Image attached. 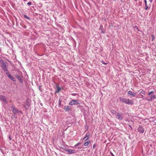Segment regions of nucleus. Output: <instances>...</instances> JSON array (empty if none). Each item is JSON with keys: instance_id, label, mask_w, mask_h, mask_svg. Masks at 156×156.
I'll list each match as a JSON object with an SVG mask.
<instances>
[{"instance_id": "f257e3e1", "label": "nucleus", "mask_w": 156, "mask_h": 156, "mask_svg": "<svg viewBox=\"0 0 156 156\" xmlns=\"http://www.w3.org/2000/svg\"><path fill=\"white\" fill-rule=\"evenodd\" d=\"M119 100L121 102L127 104L133 105V101L132 100H129V99L125 98L120 97Z\"/></svg>"}, {"instance_id": "f03ea898", "label": "nucleus", "mask_w": 156, "mask_h": 156, "mask_svg": "<svg viewBox=\"0 0 156 156\" xmlns=\"http://www.w3.org/2000/svg\"><path fill=\"white\" fill-rule=\"evenodd\" d=\"M11 110L14 114L16 115L22 114V112L20 110H19L17 108L15 107L14 105H12L11 107Z\"/></svg>"}, {"instance_id": "7ed1b4c3", "label": "nucleus", "mask_w": 156, "mask_h": 156, "mask_svg": "<svg viewBox=\"0 0 156 156\" xmlns=\"http://www.w3.org/2000/svg\"><path fill=\"white\" fill-rule=\"evenodd\" d=\"M0 100L2 101V104H6L7 103V99L5 97L2 95H0Z\"/></svg>"}, {"instance_id": "20e7f679", "label": "nucleus", "mask_w": 156, "mask_h": 156, "mask_svg": "<svg viewBox=\"0 0 156 156\" xmlns=\"http://www.w3.org/2000/svg\"><path fill=\"white\" fill-rule=\"evenodd\" d=\"M65 151L67 152L68 154H72L76 153L77 152V151L75 150H73L69 149H65Z\"/></svg>"}, {"instance_id": "39448f33", "label": "nucleus", "mask_w": 156, "mask_h": 156, "mask_svg": "<svg viewBox=\"0 0 156 156\" xmlns=\"http://www.w3.org/2000/svg\"><path fill=\"white\" fill-rule=\"evenodd\" d=\"M15 76L20 83H23V81L22 78L23 77L22 75H20L18 74H16L15 75Z\"/></svg>"}, {"instance_id": "423d86ee", "label": "nucleus", "mask_w": 156, "mask_h": 156, "mask_svg": "<svg viewBox=\"0 0 156 156\" xmlns=\"http://www.w3.org/2000/svg\"><path fill=\"white\" fill-rule=\"evenodd\" d=\"M80 104V103L77 100H72L70 101L69 105H77Z\"/></svg>"}, {"instance_id": "0eeeda50", "label": "nucleus", "mask_w": 156, "mask_h": 156, "mask_svg": "<svg viewBox=\"0 0 156 156\" xmlns=\"http://www.w3.org/2000/svg\"><path fill=\"white\" fill-rule=\"evenodd\" d=\"M3 70L6 69L8 66V63L6 62H3L1 65Z\"/></svg>"}, {"instance_id": "6e6552de", "label": "nucleus", "mask_w": 156, "mask_h": 156, "mask_svg": "<svg viewBox=\"0 0 156 156\" xmlns=\"http://www.w3.org/2000/svg\"><path fill=\"white\" fill-rule=\"evenodd\" d=\"M148 95L150 96V97L151 100L154 99L156 98V96L153 91H151L149 92Z\"/></svg>"}, {"instance_id": "1a4fd4ad", "label": "nucleus", "mask_w": 156, "mask_h": 156, "mask_svg": "<svg viewBox=\"0 0 156 156\" xmlns=\"http://www.w3.org/2000/svg\"><path fill=\"white\" fill-rule=\"evenodd\" d=\"M137 131L140 133H143L144 131V129L142 126L140 125L137 129Z\"/></svg>"}, {"instance_id": "9d476101", "label": "nucleus", "mask_w": 156, "mask_h": 156, "mask_svg": "<svg viewBox=\"0 0 156 156\" xmlns=\"http://www.w3.org/2000/svg\"><path fill=\"white\" fill-rule=\"evenodd\" d=\"M90 133L89 132H87L85 135V136L83 138V140H85V141L88 140L90 137Z\"/></svg>"}, {"instance_id": "9b49d317", "label": "nucleus", "mask_w": 156, "mask_h": 156, "mask_svg": "<svg viewBox=\"0 0 156 156\" xmlns=\"http://www.w3.org/2000/svg\"><path fill=\"white\" fill-rule=\"evenodd\" d=\"M8 77L10 80L14 82L16 81V79L10 74L7 76Z\"/></svg>"}, {"instance_id": "f8f14e48", "label": "nucleus", "mask_w": 156, "mask_h": 156, "mask_svg": "<svg viewBox=\"0 0 156 156\" xmlns=\"http://www.w3.org/2000/svg\"><path fill=\"white\" fill-rule=\"evenodd\" d=\"M128 94L130 95V96L134 97L136 95V94L135 93H133L130 90L128 92Z\"/></svg>"}, {"instance_id": "ddd939ff", "label": "nucleus", "mask_w": 156, "mask_h": 156, "mask_svg": "<svg viewBox=\"0 0 156 156\" xmlns=\"http://www.w3.org/2000/svg\"><path fill=\"white\" fill-rule=\"evenodd\" d=\"M117 116L116 118L120 120H122L123 119V117L121 116V115L119 114V113H117Z\"/></svg>"}, {"instance_id": "4468645a", "label": "nucleus", "mask_w": 156, "mask_h": 156, "mask_svg": "<svg viewBox=\"0 0 156 156\" xmlns=\"http://www.w3.org/2000/svg\"><path fill=\"white\" fill-rule=\"evenodd\" d=\"M65 112L69 111L70 110V108L69 106H65L64 108Z\"/></svg>"}, {"instance_id": "2eb2a0df", "label": "nucleus", "mask_w": 156, "mask_h": 156, "mask_svg": "<svg viewBox=\"0 0 156 156\" xmlns=\"http://www.w3.org/2000/svg\"><path fill=\"white\" fill-rule=\"evenodd\" d=\"M99 30H101V32L104 34L105 33V31H103V27L102 25H101L99 28Z\"/></svg>"}, {"instance_id": "dca6fc26", "label": "nucleus", "mask_w": 156, "mask_h": 156, "mask_svg": "<svg viewBox=\"0 0 156 156\" xmlns=\"http://www.w3.org/2000/svg\"><path fill=\"white\" fill-rule=\"evenodd\" d=\"M56 87L57 88V90L55 91V93H58L61 90V88L58 85H56Z\"/></svg>"}, {"instance_id": "f3484780", "label": "nucleus", "mask_w": 156, "mask_h": 156, "mask_svg": "<svg viewBox=\"0 0 156 156\" xmlns=\"http://www.w3.org/2000/svg\"><path fill=\"white\" fill-rule=\"evenodd\" d=\"M140 93L141 94L140 95V96H141V97H140V98H143V99H144L143 98L144 96L143 95V94H145V92L144 90H142L141 91V92H140Z\"/></svg>"}, {"instance_id": "a211bd4d", "label": "nucleus", "mask_w": 156, "mask_h": 156, "mask_svg": "<svg viewBox=\"0 0 156 156\" xmlns=\"http://www.w3.org/2000/svg\"><path fill=\"white\" fill-rule=\"evenodd\" d=\"M4 72L5 73V74L7 76L10 73H9V71L8 70L7 68L3 70Z\"/></svg>"}, {"instance_id": "6ab92c4d", "label": "nucleus", "mask_w": 156, "mask_h": 156, "mask_svg": "<svg viewBox=\"0 0 156 156\" xmlns=\"http://www.w3.org/2000/svg\"><path fill=\"white\" fill-rule=\"evenodd\" d=\"M90 143V141H88L86 142H85L84 143L83 145L85 146H87Z\"/></svg>"}, {"instance_id": "aec40b11", "label": "nucleus", "mask_w": 156, "mask_h": 156, "mask_svg": "<svg viewBox=\"0 0 156 156\" xmlns=\"http://www.w3.org/2000/svg\"><path fill=\"white\" fill-rule=\"evenodd\" d=\"M23 16L27 20H30V18L29 17L27 16L25 14H24L23 15Z\"/></svg>"}, {"instance_id": "412c9836", "label": "nucleus", "mask_w": 156, "mask_h": 156, "mask_svg": "<svg viewBox=\"0 0 156 156\" xmlns=\"http://www.w3.org/2000/svg\"><path fill=\"white\" fill-rule=\"evenodd\" d=\"M111 112L113 114H115L116 113V111L114 110H112L111 111Z\"/></svg>"}, {"instance_id": "4be33fe9", "label": "nucleus", "mask_w": 156, "mask_h": 156, "mask_svg": "<svg viewBox=\"0 0 156 156\" xmlns=\"http://www.w3.org/2000/svg\"><path fill=\"white\" fill-rule=\"evenodd\" d=\"M151 37H152L151 41H153L155 39V37L154 36V35L152 34L151 35Z\"/></svg>"}, {"instance_id": "5701e85b", "label": "nucleus", "mask_w": 156, "mask_h": 156, "mask_svg": "<svg viewBox=\"0 0 156 156\" xmlns=\"http://www.w3.org/2000/svg\"><path fill=\"white\" fill-rule=\"evenodd\" d=\"M80 144V142H79L78 143H77L76 144L75 146H74V148H75L76 147H77V146H78Z\"/></svg>"}, {"instance_id": "b1692460", "label": "nucleus", "mask_w": 156, "mask_h": 156, "mask_svg": "<svg viewBox=\"0 0 156 156\" xmlns=\"http://www.w3.org/2000/svg\"><path fill=\"white\" fill-rule=\"evenodd\" d=\"M145 9L146 10H148L150 8V7H149L147 6V5H146V6H145Z\"/></svg>"}, {"instance_id": "393cba45", "label": "nucleus", "mask_w": 156, "mask_h": 156, "mask_svg": "<svg viewBox=\"0 0 156 156\" xmlns=\"http://www.w3.org/2000/svg\"><path fill=\"white\" fill-rule=\"evenodd\" d=\"M62 101V99L60 98L58 100V103H61Z\"/></svg>"}, {"instance_id": "a878e982", "label": "nucleus", "mask_w": 156, "mask_h": 156, "mask_svg": "<svg viewBox=\"0 0 156 156\" xmlns=\"http://www.w3.org/2000/svg\"><path fill=\"white\" fill-rule=\"evenodd\" d=\"M16 115H15V114H13V115H12V116L13 117L12 118H14V119L17 118V116Z\"/></svg>"}, {"instance_id": "bb28decb", "label": "nucleus", "mask_w": 156, "mask_h": 156, "mask_svg": "<svg viewBox=\"0 0 156 156\" xmlns=\"http://www.w3.org/2000/svg\"><path fill=\"white\" fill-rule=\"evenodd\" d=\"M27 4L28 5H30L32 4L31 2H28V3H27Z\"/></svg>"}, {"instance_id": "cd10ccee", "label": "nucleus", "mask_w": 156, "mask_h": 156, "mask_svg": "<svg viewBox=\"0 0 156 156\" xmlns=\"http://www.w3.org/2000/svg\"><path fill=\"white\" fill-rule=\"evenodd\" d=\"M134 27L137 30L139 31V29L138 28V27L137 26H135Z\"/></svg>"}, {"instance_id": "c85d7f7f", "label": "nucleus", "mask_w": 156, "mask_h": 156, "mask_svg": "<svg viewBox=\"0 0 156 156\" xmlns=\"http://www.w3.org/2000/svg\"><path fill=\"white\" fill-rule=\"evenodd\" d=\"M101 62L104 65H106L107 64V63L103 61H102Z\"/></svg>"}, {"instance_id": "c756f323", "label": "nucleus", "mask_w": 156, "mask_h": 156, "mask_svg": "<svg viewBox=\"0 0 156 156\" xmlns=\"http://www.w3.org/2000/svg\"><path fill=\"white\" fill-rule=\"evenodd\" d=\"M3 62H5L4 61H3L2 59H0V63H2H2Z\"/></svg>"}, {"instance_id": "7c9ffc66", "label": "nucleus", "mask_w": 156, "mask_h": 156, "mask_svg": "<svg viewBox=\"0 0 156 156\" xmlns=\"http://www.w3.org/2000/svg\"><path fill=\"white\" fill-rule=\"evenodd\" d=\"M110 153L111 155L112 156H115V155L113 154V153L112 152H110Z\"/></svg>"}, {"instance_id": "2f4dec72", "label": "nucleus", "mask_w": 156, "mask_h": 156, "mask_svg": "<svg viewBox=\"0 0 156 156\" xmlns=\"http://www.w3.org/2000/svg\"><path fill=\"white\" fill-rule=\"evenodd\" d=\"M145 4V6H146V5H147V1H144Z\"/></svg>"}, {"instance_id": "473e14b6", "label": "nucleus", "mask_w": 156, "mask_h": 156, "mask_svg": "<svg viewBox=\"0 0 156 156\" xmlns=\"http://www.w3.org/2000/svg\"><path fill=\"white\" fill-rule=\"evenodd\" d=\"M58 107H61V103H58Z\"/></svg>"}, {"instance_id": "72a5a7b5", "label": "nucleus", "mask_w": 156, "mask_h": 156, "mask_svg": "<svg viewBox=\"0 0 156 156\" xmlns=\"http://www.w3.org/2000/svg\"><path fill=\"white\" fill-rule=\"evenodd\" d=\"M9 140H11L12 138H11V137L10 136H9Z\"/></svg>"}, {"instance_id": "f704fd0d", "label": "nucleus", "mask_w": 156, "mask_h": 156, "mask_svg": "<svg viewBox=\"0 0 156 156\" xmlns=\"http://www.w3.org/2000/svg\"><path fill=\"white\" fill-rule=\"evenodd\" d=\"M72 95L73 96H75V95H76V93H73V94H72Z\"/></svg>"}, {"instance_id": "c9c22d12", "label": "nucleus", "mask_w": 156, "mask_h": 156, "mask_svg": "<svg viewBox=\"0 0 156 156\" xmlns=\"http://www.w3.org/2000/svg\"><path fill=\"white\" fill-rule=\"evenodd\" d=\"M129 127L131 129H132V127L130 126V125H129Z\"/></svg>"}, {"instance_id": "e433bc0d", "label": "nucleus", "mask_w": 156, "mask_h": 156, "mask_svg": "<svg viewBox=\"0 0 156 156\" xmlns=\"http://www.w3.org/2000/svg\"><path fill=\"white\" fill-rule=\"evenodd\" d=\"M153 0H150V2L151 3L152 2Z\"/></svg>"}, {"instance_id": "4c0bfd02", "label": "nucleus", "mask_w": 156, "mask_h": 156, "mask_svg": "<svg viewBox=\"0 0 156 156\" xmlns=\"http://www.w3.org/2000/svg\"><path fill=\"white\" fill-rule=\"evenodd\" d=\"M95 144H94V145H93V148H95Z\"/></svg>"}, {"instance_id": "58836bf2", "label": "nucleus", "mask_w": 156, "mask_h": 156, "mask_svg": "<svg viewBox=\"0 0 156 156\" xmlns=\"http://www.w3.org/2000/svg\"><path fill=\"white\" fill-rule=\"evenodd\" d=\"M131 121L132 122H133V121L132 120H131Z\"/></svg>"}, {"instance_id": "ea45409f", "label": "nucleus", "mask_w": 156, "mask_h": 156, "mask_svg": "<svg viewBox=\"0 0 156 156\" xmlns=\"http://www.w3.org/2000/svg\"><path fill=\"white\" fill-rule=\"evenodd\" d=\"M39 90H41V89H40V88H39Z\"/></svg>"}, {"instance_id": "a19ab883", "label": "nucleus", "mask_w": 156, "mask_h": 156, "mask_svg": "<svg viewBox=\"0 0 156 156\" xmlns=\"http://www.w3.org/2000/svg\"><path fill=\"white\" fill-rule=\"evenodd\" d=\"M144 0V1H146V0Z\"/></svg>"}, {"instance_id": "79ce46f5", "label": "nucleus", "mask_w": 156, "mask_h": 156, "mask_svg": "<svg viewBox=\"0 0 156 156\" xmlns=\"http://www.w3.org/2000/svg\"><path fill=\"white\" fill-rule=\"evenodd\" d=\"M135 1H136V0H135Z\"/></svg>"}, {"instance_id": "37998d69", "label": "nucleus", "mask_w": 156, "mask_h": 156, "mask_svg": "<svg viewBox=\"0 0 156 156\" xmlns=\"http://www.w3.org/2000/svg\"><path fill=\"white\" fill-rule=\"evenodd\" d=\"M135 1H136V0H135Z\"/></svg>"}]
</instances>
